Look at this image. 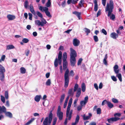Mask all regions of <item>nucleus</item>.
<instances>
[{
  "label": "nucleus",
  "instance_id": "1",
  "mask_svg": "<svg viewBox=\"0 0 125 125\" xmlns=\"http://www.w3.org/2000/svg\"><path fill=\"white\" fill-rule=\"evenodd\" d=\"M68 62L67 61H63V70L66 69L64 74V85L65 88H67L69 84V71L68 68L67 69L68 66Z\"/></svg>",
  "mask_w": 125,
  "mask_h": 125
},
{
  "label": "nucleus",
  "instance_id": "2",
  "mask_svg": "<svg viewBox=\"0 0 125 125\" xmlns=\"http://www.w3.org/2000/svg\"><path fill=\"white\" fill-rule=\"evenodd\" d=\"M114 3L112 0H110L109 3H107L105 9V11H108L107 16L110 17V19L113 20L115 18V16L114 14H112L111 15L112 13L113 12V10L114 8Z\"/></svg>",
  "mask_w": 125,
  "mask_h": 125
},
{
  "label": "nucleus",
  "instance_id": "3",
  "mask_svg": "<svg viewBox=\"0 0 125 125\" xmlns=\"http://www.w3.org/2000/svg\"><path fill=\"white\" fill-rule=\"evenodd\" d=\"M70 61L71 65L72 67H74L75 65L76 62V57L77 56L76 51L73 48H70Z\"/></svg>",
  "mask_w": 125,
  "mask_h": 125
},
{
  "label": "nucleus",
  "instance_id": "4",
  "mask_svg": "<svg viewBox=\"0 0 125 125\" xmlns=\"http://www.w3.org/2000/svg\"><path fill=\"white\" fill-rule=\"evenodd\" d=\"M5 71L4 67L0 65V80L2 82H4L5 81Z\"/></svg>",
  "mask_w": 125,
  "mask_h": 125
},
{
  "label": "nucleus",
  "instance_id": "5",
  "mask_svg": "<svg viewBox=\"0 0 125 125\" xmlns=\"http://www.w3.org/2000/svg\"><path fill=\"white\" fill-rule=\"evenodd\" d=\"M53 117V114L52 111L51 112L49 115V117H46L44 119L42 125H48V123L49 125L51 123Z\"/></svg>",
  "mask_w": 125,
  "mask_h": 125
},
{
  "label": "nucleus",
  "instance_id": "6",
  "mask_svg": "<svg viewBox=\"0 0 125 125\" xmlns=\"http://www.w3.org/2000/svg\"><path fill=\"white\" fill-rule=\"evenodd\" d=\"M62 52L61 51H60L58 55V59L56 58L54 62V64L55 67H57L58 66V61L59 65H61L62 61Z\"/></svg>",
  "mask_w": 125,
  "mask_h": 125
},
{
  "label": "nucleus",
  "instance_id": "7",
  "mask_svg": "<svg viewBox=\"0 0 125 125\" xmlns=\"http://www.w3.org/2000/svg\"><path fill=\"white\" fill-rule=\"evenodd\" d=\"M113 69L115 73L116 74V77H117L120 81L121 82L122 81V75L120 73H119V70L118 65L117 64L115 65L113 67Z\"/></svg>",
  "mask_w": 125,
  "mask_h": 125
},
{
  "label": "nucleus",
  "instance_id": "8",
  "mask_svg": "<svg viewBox=\"0 0 125 125\" xmlns=\"http://www.w3.org/2000/svg\"><path fill=\"white\" fill-rule=\"evenodd\" d=\"M72 98H71L69 101L66 111V115L67 116L69 113V112L70 110V107L71 106L72 102Z\"/></svg>",
  "mask_w": 125,
  "mask_h": 125
},
{
  "label": "nucleus",
  "instance_id": "9",
  "mask_svg": "<svg viewBox=\"0 0 125 125\" xmlns=\"http://www.w3.org/2000/svg\"><path fill=\"white\" fill-rule=\"evenodd\" d=\"M119 118L117 117H113L107 119L108 122L110 123H113L114 122L116 121L119 120Z\"/></svg>",
  "mask_w": 125,
  "mask_h": 125
},
{
  "label": "nucleus",
  "instance_id": "10",
  "mask_svg": "<svg viewBox=\"0 0 125 125\" xmlns=\"http://www.w3.org/2000/svg\"><path fill=\"white\" fill-rule=\"evenodd\" d=\"M43 10L45 11L46 15L50 18H51L52 16L50 14V12L48 11V9L47 7H44Z\"/></svg>",
  "mask_w": 125,
  "mask_h": 125
},
{
  "label": "nucleus",
  "instance_id": "11",
  "mask_svg": "<svg viewBox=\"0 0 125 125\" xmlns=\"http://www.w3.org/2000/svg\"><path fill=\"white\" fill-rule=\"evenodd\" d=\"M80 43V41L77 39L74 38L73 41V45L75 46H78Z\"/></svg>",
  "mask_w": 125,
  "mask_h": 125
},
{
  "label": "nucleus",
  "instance_id": "12",
  "mask_svg": "<svg viewBox=\"0 0 125 125\" xmlns=\"http://www.w3.org/2000/svg\"><path fill=\"white\" fill-rule=\"evenodd\" d=\"M110 36L113 39H116L118 37V34L115 32H113L111 33Z\"/></svg>",
  "mask_w": 125,
  "mask_h": 125
},
{
  "label": "nucleus",
  "instance_id": "13",
  "mask_svg": "<svg viewBox=\"0 0 125 125\" xmlns=\"http://www.w3.org/2000/svg\"><path fill=\"white\" fill-rule=\"evenodd\" d=\"M7 17L9 20H13L16 18V17L14 15L11 14H8Z\"/></svg>",
  "mask_w": 125,
  "mask_h": 125
},
{
  "label": "nucleus",
  "instance_id": "14",
  "mask_svg": "<svg viewBox=\"0 0 125 125\" xmlns=\"http://www.w3.org/2000/svg\"><path fill=\"white\" fill-rule=\"evenodd\" d=\"M57 115L59 119L61 120L62 119L63 113L62 112H57Z\"/></svg>",
  "mask_w": 125,
  "mask_h": 125
},
{
  "label": "nucleus",
  "instance_id": "15",
  "mask_svg": "<svg viewBox=\"0 0 125 125\" xmlns=\"http://www.w3.org/2000/svg\"><path fill=\"white\" fill-rule=\"evenodd\" d=\"M73 13L76 15L79 20L81 19V12H79L77 11H75L73 12Z\"/></svg>",
  "mask_w": 125,
  "mask_h": 125
},
{
  "label": "nucleus",
  "instance_id": "16",
  "mask_svg": "<svg viewBox=\"0 0 125 125\" xmlns=\"http://www.w3.org/2000/svg\"><path fill=\"white\" fill-rule=\"evenodd\" d=\"M73 88L70 89L68 91V94L69 95L68 96H73L74 95V92H73Z\"/></svg>",
  "mask_w": 125,
  "mask_h": 125
},
{
  "label": "nucleus",
  "instance_id": "17",
  "mask_svg": "<svg viewBox=\"0 0 125 125\" xmlns=\"http://www.w3.org/2000/svg\"><path fill=\"white\" fill-rule=\"evenodd\" d=\"M5 115L10 118H12L13 117L12 114L10 112H6L5 113Z\"/></svg>",
  "mask_w": 125,
  "mask_h": 125
},
{
  "label": "nucleus",
  "instance_id": "18",
  "mask_svg": "<svg viewBox=\"0 0 125 125\" xmlns=\"http://www.w3.org/2000/svg\"><path fill=\"white\" fill-rule=\"evenodd\" d=\"M81 90L80 88H78L77 90L76 96L77 97H79L81 95Z\"/></svg>",
  "mask_w": 125,
  "mask_h": 125
},
{
  "label": "nucleus",
  "instance_id": "19",
  "mask_svg": "<svg viewBox=\"0 0 125 125\" xmlns=\"http://www.w3.org/2000/svg\"><path fill=\"white\" fill-rule=\"evenodd\" d=\"M107 54H106L104 58L103 61L104 64L105 65H107Z\"/></svg>",
  "mask_w": 125,
  "mask_h": 125
},
{
  "label": "nucleus",
  "instance_id": "20",
  "mask_svg": "<svg viewBox=\"0 0 125 125\" xmlns=\"http://www.w3.org/2000/svg\"><path fill=\"white\" fill-rule=\"evenodd\" d=\"M30 10L31 12L34 15L35 14V12L34 10L33 5L31 4L30 5Z\"/></svg>",
  "mask_w": 125,
  "mask_h": 125
},
{
  "label": "nucleus",
  "instance_id": "21",
  "mask_svg": "<svg viewBox=\"0 0 125 125\" xmlns=\"http://www.w3.org/2000/svg\"><path fill=\"white\" fill-rule=\"evenodd\" d=\"M41 97V95H36L35 97L34 100L36 102H38L40 101Z\"/></svg>",
  "mask_w": 125,
  "mask_h": 125
},
{
  "label": "nucleus",
  "instance_id": "22",
  "mask_svg": "<svg viewBox=\"0 0 125 125\" xmlns=\"http://www.w3.org/2000/svg\"><path fill=\"white\" fill-rule=\"evenodd\" d=\"M73 110H70V112H69V113L68 114L67 117V115H66V117H68V120H70L71 119V117H72V115L73 113Z\"/></svg>",
  "mask_w": 125,
  "mask_h": 125
},
{
  "label": "nucleus",
  "instance_id": "23",
  "mask_svg": "<svg viewBox=\"0 0 125 125\" xmlns=\"http://www.w3.org/2000/svg\"><path fill=\"white\" fill-rule=\"evenodd\" d=\"M67 58V53L66 52H65L63 53L62 56V60L63 61H67L66 59Z\"/></svg>",
  "mask_w": 125,
  "mask_h": 125
},
{
  "label": "nucleus",
  "instance_id": "24",
  "mask_svg": "<svg viewBox=\"0 0 125 125\" xmlns=\"http://www.w3.org/2000/svg\"><path fill=\"white\" fill-rule=\"evenodd\" d=\"M107 104L108 107L110 108H112L114 107L113 104L109 101H108Z\"/></svg>",
  "mask_w": 125,
  "mask_h": 125
},
{
  "label": "nucleus",
  "instance_id": "25",
  "mask_svg": "<svg viewBox=\"0 0 125 125\" xmlns=\"http://www.w3.org/2000/svg\"><path fill=\"white\" fill-rule=\"evenodd\" d=\"M0 111L5 113L6 112V108L4 106H3L2 107L0 106Z\"/></svg>",
  "mask_w": 125,
  "mask_h": 125
},
{
  "label": "nucleus",
  "instance_id": "26",
  "mask_svg": "<svg viewBox=\"0 0 125 125\" xmlns=\"http://www.w3.org/2000/svg\"><path fill=\"white\" fill-rule=\"evenodd\" d=\"M6 47V50H9L14 48V47L12 45H9L7 46Z\"/></svg>",
  "mask_w": 125,
  "mask_h": 125
},
{
  "label": "nucleus",
  "instance_id": "27",
  "mask_svg": "<svg viewBox=\"0 0 125 125\" xmlns=\"http://www.w3.org/2000/svg\"><path fill=\"white\" fill-rule=\"evenodd\" d=\"M82 90V91L84 92L85 90L86 87L84 83H83L81 85Z\"/></svg>",
  "mask_w": 125,
  "mask_h": 125
},
{
  "label": "nucleus",
  "instance_id": "28",
  "mask_svg": "<svg viewBox=\"0 0 125 125\" xmlns=\"http://www.w3.org/2000/svg\"><path fill=\"white\" fill-rule=\"evenodd\" d=\"M43 19V21L41 22L40 24V26L41 25L42 27L43 26L44 24L47 23V21L45 19Z\"/></svg>",
  "mask_w": 125,
  "mask_h": 125
},
{
  "label": "nucleus",
  "instance_id": "29",
  "mask_svg": "<svg viewBox=\"0 0 125 125\" xmlns=\"http://www.w3.org/2000/svg\"><path fill=\"white\" fill-rule=\"evenodd\" d=\"M20 71L21 73L22 74H24L26 73V70L24 67H21L20 68Z\"/></svg>",
  "mask_w": 125,
  "mask_h": 125
},
{
  "label": "nucleus",
  "instance_id": "30",
  "mask_svg": "<svg viewBox=\"0 0 125 125\" xmlns=\"http://www.w3.org/2000/svg\"><path fill=\"white\" fill-rule=\"evenodd\" d=\"M65 96V95L64 94H63L61 95L60 100V102L61 103H62V102L63 101L64 99Z\"/></svg>",
  "mask_w": 125,
  "mask_h": 125
},
{
  "label": "nucleus",
  "instance_id": "31",
  "mask_svg": "<svg viewBox=\"0 0 125 125\" xmlns=\"http://www.w3.org/2000/svg\"><path fill=\"white\" fill-rule=\"evenodd\" d=\"M51 83V80L48 79L46 83V85L47 86H50Z\"/></svg>",
  "mask_w": 125,
  "mask_h": 125
},
{
  "label": "nucleus",
  "instance_id": "32",
  "mask_svg": "<svg viewBox=\"0 0 125 125\" xmlns=\"http://www.w3.org/2000/svg\"><path fill=\"white\" fill-rule=\"evenodd\" d=\"M8 92V91H6L5 92V96L6 99H8L9 98Z\"/></svg>",
  "mask_w": 125,
  "mask_h": 125
},
{
  "label": "nucleus",
  "instance_id": "33",
  "mask_svg": "<svg viewBox=\"0 0 125 125\" xmlns=\"http://www.w3.org/2000/svg\"><path fill=\"white\" fill-rule=\"evenodd\" d=\"M51 0H48L47 2L46 3V5L47 7H49L51 5Z\"/></svg>",
  "mask_w": 125,
  "mask_h": 125
},
{
  "label": "nucleus",
  "instance_id": "34",
  "mask_svg": "<svg viewBox=\"0 0 125 125\" xmlns=\"http://www.w3.org/2000/svg\"><path fill=\"white\" fill-rule=\"evenodd\" d=\"M79 119L80 117L79 115H77L75 118V122L78 123L79 121Z\"/></svg>",
  "mask_w": 125,
  "mask_h": 125
},
{
  "label": "nucleus",
  "instance_id": "35",
  "mask_svg": "<svg viewBox=\"0 0 125 125\" xmlns=\"http://www.w3.org/2000/svg\"><path fill=\"white\" fill-rule=\"evenodd\" d=\"M78 84H76L74 86V92H75L77 90V89H78Z\"/></svg>",
  "mask_w": 125,
  "mask_h": 125
},
{
  "label": "nucleus",
  "instance_id": "36",
  "mask_svg": "<svg viewBox=\"0 0 125 125\" xmlns=\"http://www.w3.org/2000/svg\"><path fill=\"white\" fill-rule=\"evenodd\" d=\"M29 41V40L27 38H24L22 40V41L23 43H27Z\"/></svg>",
  "mask_w": 125,
  "mask_h": 125
},
{
  "label": "nucleus",
  "instance_id": "37",
  "mask_svg": "<svg viewBox=\"0 0 125 125\" xmlns=\"http://www.w3.org/2000/svg\"><path fill=\"white\" fill-rule=\"evenodd\" d=\"M86 103H87L83 101H81L80 102L81 105L82 106V107L83 106H85Z\"/></svg>",
  "mask_w": 125,
  "mask_h": 125
},
{
  "label": "nucleus",
  "instance_id": "38",
  "mask_svg": "<svg viewBox=\"0 0 125 125\" xmlns=\"http://www.w3.org/2000/svg\"><path fill=\"white\" fill-rule=\"evenodd\" d=\"M37 14L39 17L41 18H42L43 16L42 14L39 11H37L36 12Z\"/></svg>",
  "mask_w": 125,
  "mask_h": 125
},
{
  "label": "nucleus",
  "instance_id": "39",
  "mask_svg": "<svg viewBox=\"0 0 125 125\" xmlns=\"http://www.w3.org/2000/svg\"><path fill=\"white\" fill-rule=\"evenodd\" d=\"M83 117V120H88L90 118L88 116H86L85 114L84 115Z\"/></svg>",
  "mask_w": 125,
  "mask_h": 125
},
{
  "label": "nucleus",
  "instance_id": "40",
  "mask_svg": "<svg viewBox=\"0 0 125 125\" xmlns=\"http://www.w3.org/2000/svg\"><path fill=\"white\" fill-rule=\"evenodd\" d=\"M28 5V2L27 0L25 1L24 3V7L26 8H27Z\"/></svg>",
  "mask_w": 125,
  "mask_h": 125
},
{
  "label": "nucleus",
  "instance_id": "41",
  "mask_svg": "<svg viewBox=\"0 0 125 125\" xmlns=\"http://www.w3.org/2000/svg\"><path fill=\"white\" fill-rule=\"evenodd\" d=\"M97 114H100L101 113V109L100 108H98L97 109Z\"/></svg>",
  "mask_w": 125,
  "mask_h": 125
},
{
  "label": "nucleus",
  "instance_id": "42",
  "mask_svg": "<svg viewBox=\"0 0 125 125\" xmlns=\"http://www.w3.org/2000/svg\"><path fill=\"white\" fill-rule=\"evenodd\" d=\"M82 61L83 59L82 58H79L78 61V62H77V65H81V62Z\"/></svg>",
  "mask_w": 125,
  "mask_h": 125
},
{
  "label": "nucleus",
  "instance_id": "43",
  "mask_svg": "<svg viewBox=\"0 0 125 125\" xmlns=\"http://www.w3.org/2000/svg\"><path fill=\"white\" fill-rule=\"evenodd\" d=\"M84 1L83 0H81L78 4V5L79 7H82V5L83 6V2Z\"/></svg>",
  "mask_w": 125,
  "mask_h": 125
},
{
  "label": "nucleus",
  "instance_id": "44",
  "mask_svg": "<svg viewBox=\"0 0 125 125\" xmlns=\"http://www.w3.org/2000/svg\"><path fill=\"white\" fill-rule=\"evenodd\" d=\"M112 100V102L115 103H118V100L116 99L115 98H113Z\"/></svg>",
  "mask_w": 125,
  "mask_h": 125
},
{
  "label": "nucleus",
  "instance_id": "45",
  "mask_svg": "<svg viewBox=\"0 0 125 125\" xmlns=\"http://www.w3.org/2000/svg\"><path fill=\"white\" fill-rule=\"evenodd\" d=\"M94 40L95 42H97L98 41V39L97 36L94 35L93 36Z\"/></svg>",
  "mask_w": 125,
  "mask_h": 125
},
{
  "label": "nucleus",
  "instance_id": "46",
  "mask_svg": "<svg viewBox=\"0 0 125 125\" xmlns=\"http://www.w3.org/2000/svg\"><path fill=\"white\" fill-rule=\"evenodd\" d=\"M101 32L105 35H106L107 34V31L104 29H103L101 30Z\"/></svg>",
  "mask_w": 125,
  "mask_h": 125
},
{
  "label": "nucleus",
  "instance_id": "47",
  "mask_svg": "<svg viewBox=\"0 0 125 125\" xmlns=\"http://www.w3.org/2000/svg\"><path fill=\"white\" fill-rule=\"evenodd\" d=\"M1 100L3 103L5 102V99L4 97L2 95H1Z\"/></svg>",
  "mask_w": 125,
  "mask_h": 125
},
{
  "label": "nucleus",
  "instance_id": "48",
  "mask_svg": "<svg viewBox=\"0 0 125 125\" xmlns=\"http://www.w3.org/2000/svg\"><path fill=\"white\" fill-rule=\"evenodd\" d=\"M121 114L120 113H117L115 114L114 115V116L115 117H116L117 116L120 117L121 116Z\"/></svg>",
  "mask_w": 125,
  "mask_h": 125
},
{
  "label": "nucleus",
  "instance_id": "49",
  "mask_svg": "<svg viewBox=\"0 0 125 125\" xmlns=\"http://www.w3.org/2000/svg\"><path fill=\"white\" fill-rule=\"evenodd\" d=\"M85 29L86 30L85 32L87 34V35H88V33L90 32V31L89 29L87 28H85Z\"/></svg>",
  "mask_w": 125,
  "mask_h": 125
},
{
  "label": "nucleus",
  "instance_id": "50",
  "mask_svg": "<svg viewBox=\"0 0 125 125\" xmlns=\"http://www.w3.org/2000/svg\"><path fill=\"white\" fill-rule=\"evenodd\" d=\"M57 119L56 117H55L54 118L53 121L52 125H55L57 122Z\"/></svg>",
  "mask_w": 125,
  "mask_h": 125
},
{
  "label": "nucleus",
  "instance_id": "51",
  "mask_svg": "<svg viewBox=\"0 0 125 125\" xmlns=\"http://www.w3.org/2000/svg\"><path fill=\"white\" fill-rule=\"evenodd\" d=\"M111 78L115 82H116L117 81V79L114 76H111Z\"/></svg>",
  "mask_w": 125,
  "mask_h": 125
},
{
  "label": "nucleus",
  "instance_id": "52",
  "mask_svg": "<svg viewBox=\"0 0 125 125\" xmlns=\"http://www.w3.org/2000/svg\"><path fill=\"white\" fill-rule=\"evenodd\" d=\"M106 1V0H102V4L104 6H105Z\"/></svg>",
  "mask_w": 125,
  "mask_h": 125
},
{
  "label": "nucleus",
  "instance_id": "53",
  "mask_svg": "<svg viewBox=\"0 0 125 125\" xmlns=\"http://www.w3.org/2000/svg\"><path fill=\"white\" fill-rule=\"evenodd\" d=\"M82 107L81 105L78 106L77 107V110L78 111H80L82 109Z\"/></svg>",
  "mask_w": 125,
  "mask_h": 125
},
{
  "label": "nucleus",
  "instance_id": "54",
  "mask_svg": "<svg viewBox=\"0 0 125 125\" xmlns=\"http://www.w3.org/2000/svg\"><path fill=\"white\" fill-rule=\"evenodd\" d=\"M28 15L29 17V19L30 20H32V14L30 13H28Z\"/></svg>",
  "mask_w": 125,
  "mask_h": 125
},
{
  "label": "nucleus",
  "instance_id": "55",
  "mask_svg": "<svg viewBox=\"0 0 125 125\" xmlns=\"http://www.w3.org/2000/svg\"><path fill=\"white\" fill-rule=\"evenodd\" d=\"M108 102L106 100H104L102 102V105H104L106 103L107 104Z\"/></svg>",
  "mask_w": 125,
  "mask_h": 125
},
{
  "label": "nucleus",
  "instance_id": "56",
  "mask_svg": "<svg viewBox=\"0 0 125 125\" xmlns=\"http://www.w3.org/2000/svg\"><path fill=\"white\" fill-rule=\"evenodd\" d=\"M79 0H72V3L73 4H75L77 3V1Z\"/></svg>",
  "mask_w": 125,
  "mask_h": 125
},
{
  "label": "nucleus",
  "instance_id": "57",
  "mask_svg": "<svg viewBox=\"0 0 125 125\" xmlns=\"http://www.w3.org/2000/svg\"><path fill=\"white\" fill-rule=\"evenodd\" d=\"M88 96H87L85 97L84 99V100L83 101L86 102V103H87L88 101Z\"/></svg>",
  "mask_w": 125,
  "mask_h": 125
},
{
  "label": "nucleus",
  "instance_id": "58",
  "mask_svg": "<svg viewBox=\"0 0 125 125\" xmlns=\"http://www.w3.org/2000/svg\"><path fill=\"white\" fill-rule=\"evenodd\" d=\"M101 10H99L98 11V12H97V17L98 16H99L101 14Z\"/></svg>",
  "mask_w": 125,
  "mask_h": 125
},
{
  "label": "nucleus",
  "instance_id": "59",
  "mask_svg": "<svg viewBox=\"0 0 125 125\" xmlns=\"http://www.w3.org/2000/svg\"><path fill=\"white\" fill-rule=\"evenodd\" d=\"M98 9V5H94V10L95 11H96Z\"/></svg>",
  "mask_w": 125,
  "mask_h": 125
},
{
  "label": "nucleus",
  "instance_id": "60",
  "mask_svg": "<svg viewBox=\"0 0 125 125\" xmlns=\"http://www.w3.org/2000/svg\"><path fill=\"white\" fill-rule=\"evenodd\" d=\"M78 100V99H75L74 102V107H75L76 105V103H77V102Z\"/></svg>",
  "mask_w": 125,
  "mask_h": 125
},
{
  "label": "nucleus",
  "instance_id": "61",
  "mask_svg": "<svg viewBox=\"0 0 125 125\" xmlns=\"http://www.w3.org/2000/svg\"><path fill=\"white\" fill-rule=\"evenodd\" d=\"M5 57V55H3L1 58V61H4Z\"/></svg>",
  "mask_w": 125,
  "mask_h": 125
},
{
  "label": "nucleus",
  "instance_id": "62",
  "mask_svg": "<svg viewBox=\"0 0 125 125\" xmlns=\"http://www.w3.org/2000/svg\"><path fill=\"white\" fill-rule=\"evenodd\" d=\"M94 86L95 88L97 90H98V87L97 84L96 83L94 84Z\"/></svg>",
  "mask_w": 125,
  "mask_h": 125
},
{
  "label": "nucleus",
  "instance_id": "63",
  "mask_svg": "<svg viewBox=\"0 0 125 125\" xmlns=\"http://www.w3.org/2000/svg\"><path fill=\"white\" fill-rule=\"evenodd\" d=\"M29 52L30 51L29 50H28L25 52V53L26 56H28Z\"/></svg>",
  "mask_w": 125,
  "mask_h": 125
},
{
  "label": "nucleus",
  "instance_id": "64",
  "mask_svg": "<svg viewBox=\"0 0 125 125\" xmlns=\"http://www.w3.org/2000/svg\"><path fill=\"white\" fill-rule=\"evenodd\" d=\"M103 84L101 82L100 83L99 85V88L100 89L102 88V87H103Z\"/></svg>",
  "mask_w": 125,
  "mask_h": 125
}]
</instances>
